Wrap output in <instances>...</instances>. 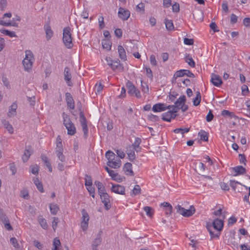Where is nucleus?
I'll use <instances>...</instances> for the list:
<instances>
[{
    "mask_svg": "<svg viewBox=\"0 0 250 250\" xmlns=\"http://www.w3.org/2000/svg\"><path fill=\"white\" fill-rule=\"evenodd\" d=\"M211 82L215 86H220L222 84V81L221 77L218 75L212 74Z\"/></svg>",
    "mask_w": 250,
    "mask_h": 250,
    "instance_id": "nucleus-16",
    "label": "nucleus"
},
{
    "mask_svg": "<svg viewBox=\"0 0 250 250\" xmlns=\"http://www.w3.org/2000/svg\"><path fill=\"white\" fill-rule=\"evenodd\" d=\"M166 27L168 30H172L174 29L173 22L171 20L166 19L165 21Z\"/></svg>",
    "mask_w": 250,
    "mask_h": 250,
    "instance_id": "nucleus-41",
    "label": "nucleus"
},
{
    "mask_svg": "<svg viewBox=\"0 0 250 250\" xmlns=\"http://www.w3.org/2000/svg\"><path fill=\"white\" fill-rule=\"evenodd\" d=\"M94 183L98 189L100 196L104 194V193H106L105 192V188L101 182L98 181H95Z\"/></svg>",
    "mask_w": 250,
    "mask_h": 250,
    "instance_id": "nucleus-26",
    "label": "nucleus"
},
{
    "mask_svg": "<svg viewBox=\"0 0 250 250\" xmlns=\"http://www.w3.org/2000/svg\"><path fill=\"white\" fill-rule=\"evenodd\" d=\"M85 186H92V179L90 176L88 175L87 174H85Z\"/></svg>",
    "mask_w": 250,
    "mask_h": 250,
    "instance_id": "nucleus-48",
    "label": "nucleus"
},
{
    "mask_svg": "<svg viewBox=\"0 0 250 250\" xmlns=\"http://www.w3.org/2000/svg\"><path fill=\"white\" fill-rule=\"evenodd\" d=\"M107 165L113 168H119L121 166V161L120 159H117L114 162L112 161H108L106 163Z\"/></svg>",
    "mask_w": 250,
    "mask_h": 250,
    "instance_id": "nucleus-24",
    "label": "nucleus"
},
{
    "mask_svg": "<svg viewBox=\"0 0 250 250\" xmlns=\"http://www.w3.org/2000/svg\"><path fill=\"white\" fill-rule=\"evenodd\" d=\"M178 95V93L175 91H171L168 95L169 100L171 102H173Z\"/></svg>",
    "mask_w": 250,
    "mask_h": 250,
    "instance_id": "nucleus-50",
    "label": "nucleus"
},
{
    "mask_svg": "<svg viewBox=\"0 0 250 250\" xmlns=\"http://www.w3.org/2000/svg\"><path fill=\"white\" fill-rule=\"evenodd\" d=\"M51 214L55 215L59 210V208L57 205L55 204H51L49 206Z\"/></svg>",
    "mask_w": 250,
    "mask_h": 250,
    "instance_id": "nucleus-36",
    "label": "nucleus"
},
{
    "mask_svg": "<svg viewBox=\"0 0 250 250\" xmlns=\"http://www.w3.org/2000/svg\"><path fill=\"white\" fill-rule=\"evenodd\" d=\"M130 15V11L128 10H125L123 8L120 7L118 11V16L123 21L127 20Z\"/></svg>",
    "mask_w": 250,
    "mask_h": 250,
    "instance_id": "nucleus-13",
    "label": "nucleus"
},
{
    "mask_svg": "<svg viewBox=\"0 0 250 250\" xmlns=\"http://www.w3.org/2000/svg\"><path fill=\"white\" fill-rule=\"evenodd\" d=\"M103 87L104 86L102 84V83H96V85H95V91H96V93H100L103 89Z\"/></svg>",
    "mask_w": 250,
    "mask_h": 250,
    "instance_id": "nucleus-59",
    "label": "nucleus"
},
{
    "mask_svg": "<svg viewBox=\"0 0 250 250\" xmlns=\"http://www.w3.org/2000/svg\"><path fill=\"white\" fill-rule=\"evenodd\" d=\"M124 170L127 175L133 176L134 174L132 169V164L130 163H126L125 164Z\"/></svg>",
    "mask_w": 250,
    "mask_h": 250,
    "instance_id": "nucleus-23",
    "label": "nucleus"
},
{
    "mask_svg": "<svg viewBox=\"0 0 250 250\" xmlns=\"http://www.w3.org/2000/svg\"><path fill=\"white\" fill-rule=\"evenodd\" d=\"M170 110L162 114V120L167 122H170L172 119L176 117L175 113L178 112L177 109L171 108Z\"/></svg>",
    "mask_w": 250,
    "mask_h": 250,
    "instance_id": "nucleus-8",
    "label": "nucleus"
},
{
    "mask_svg": "<svg viewBox=\"0 0 250 250\" xmlns=\"http://www.w3.org/2000/svg\"><path fill=\"white\" fill-rule=\"evenodd\" d=\"M64 80L65 81L67 85L68 86H71L72 85V83L71 82V74L70 72V69L68 67H66L64 68Z\"/></svg>",
    "mask_w": 250,
    "mask_h": 250,
    "instance_id": "nucleus-18",
    "label": "nucleus"
},
{
    "mask_svg": "<svg viewBox=\"0 0 250 250\" xmlns=\"http://www.w3.org/2000/svg\"><path fill=\"white\" fill-rule=\"evenodd\" d=\"M126 87L128 93L131 96H135L137 98H141L140 91L130 81H127L126 83Z\"/></svg>",
    "mask_w": 250,
    "mask_h": 250,
    "instance_id": "nucleus-5",
    "label": "nucleus"
},
{
    "mask_svg": "<svg viewBox=\"0 0 250 250\" xmlns=\"http://www.w3.org/2000/svg\"><path fill=\"white\" fill-rule=\"evenodd\" d=\"M81 212L82 220L81 222V227L83 231H85L88 228L89 217L88 213L85 209H83Z\"/></svg>",
    "mask_w": 250,
    "mask_h": 250,
    "instance_id": "nucleus-7",
    "label": "nucleus"
},
{
    "mask_svg": "<svg viewBox=\"0 0 250 250\" xmlns=\"http://www.w3.org/2000/svg\"><path fill=\"white\" fill-rule=\"evenodd\" d=\"M59 222V218L58 217H54L53 218V220L52 222V228L54 229V231H55L57 227V224Z\"/></svg>",
    "mask_w": 250,
    "mask_h": 250,
    "instance_id": "nucleus-63",
    "label": "nucleus"
},
{
    "mask_svg": "<svg viewBox=\"0 0 250 250\" xmlns=\"http://www.w3.org/2000/svg\"><path fill=\"white\" fill-rule=\"evenodd\" d=\"M0 220L3 224L9 221L6 215L1 209H0Z\"/></svg>",
    "mask_w": 250,
    "mask_h": 250,
    "instance_id": "nucleus-45",
    "label": "nucleus"
},
{
    "mask_svg": "<svg viewBox=\"0 0 250 250\" xmlns=\"http://www.w3.org/2000/svg\"><path fill=\"white\" fill-rule=\"evenodd\" d=\"M25 54V57L22 61V64L25 71L28 72L32 68L34 59L33 54L30 50H26Z\"/></svg>",
    "mask_w": 250,
    "mask_h": 250,
    "instance_id": "nucleus-3",
    "label": "nucleus"
},
{
    "mask_svg": "<svg viewBox=\"0 0 250 250\" xmlns=\"http://www.w3.org/2000/svg\"><path fill=\"white\" fill-rule=\"evenodd\" d=\"M109 66L113 70L115 71L116 69L121 67V64L120 63V61L117 60L113 61L112 63L110 62Z\"/></svg>",
    "mask_w": 250,
    "mask_h": 250,
    "instance_id": "nucleus-39",
    "label": "nucleus"
},
{
    "mask_svg": "<svg viewBox=\"0 0 250 250\" xmlns=\"http://www.w3.org/2000/svg\"><path fill=\"white\" fill-rule=\"evenodd\" d=\"M70 31L71 29L69 26L66 27L63 29L62 41L65 47L68 49H71L73 46L72 34Z\"/></svg>",
    "mask_w": 250,
    "mask_h": 250,
    "instance_id": "nucleus-1",
    "label": "nucleus"
},
{
    "mask_svg": "<svg viewBox=\"0 0 250 250\" xmlns=\"http://www.w3.org/2000/svg\"><path fill=\"white\" fill-rule=\"evenodd\" d=\"M141 142H142V140L141 138H140L139 137L136 138L134 143L132 145L133 149H134L135 150H136L137 151H138L137 148H139V146H140V144L141 143Z\"/></svg>",
    "mask_w": 250,
    "mask_h": 250,
    "instance_id": "nucleus-43",
    "label": "nucleus"
},
{
    "mask_svg": "<svg viewBox=\"0 0 250 250\" xmlns=\"http://www.w3.org/2000/svg\"><path fill=\"white\" fill-rule=\"evenodd\" d=\"M31 172L35 175L38 174L39 171V167L37 165H33L30 167Z\"/></svg>",
    "mask_w": 250,
    "mask_h": 250,
    "instance_id": "nucleus-55",
    "label": "nucleus"
},
{
    "mask_svg": "<svg viewBox=\"0 0 250 250\" xmlns=\"http://www.w3.org/2000/svg\"><path fill=\"white\" fill-rule=\"evenodd\" d=\"M210 227L211 226H209L208 225H207V229L209 232L211 238L212 239L214 237L218 238L220 235V233L218 232V233L214 234L213 232L211 230Z\"/></svg>",
    "mask_w": 250,
    "mask_h": 250,
    "instance_id": "nucleus-49",
    "label": "nucleus"
},
{
    "mask_svg": "<svg viewBox=\"0 0 250 250\" xmlns=\"http://www.w3.org/2000/svg\"><path fill=\"white\" fill-rule=\"evenodd\" d=\"M141 188L139 185H136L134 186L133 189H132V193L134 195H137L141 193Z\"/></svg>",
    "mask_w": 250,
    "mask_h": 250,
    "instance_id": "nucleus-51",
    "label": "nucleus"
},
{
    "mask_svg": "<svg viewBox=\"0 0 250 250\" xmlns=\"http://www.w3.org/2000/svg\"><path fill=\"white\" fill-rule=\"evenodd\" d=\"M171 106H167L163 103H158L154 104L152 107V110L155 112H162L167 109H170Z\"/></svg>",
    "mask_w": 250,
    "mask_h": 250,
    "instance_id": "nucleus-10",
    "label": "nucleus"
},
{
    "mask_svg": "<svg viewBox=\"0 0 250 250\" xmlns=\"http://www.w3.org/2000/svg\"><path fill=\"white\" fill-rule=\"evenodd\" d=\"M240 185L241 186H243V185H242L240 182H237V181H233V180H230V183H229V185L234 190H236V186H237V185Z\"/></svg>",
    "mask_w": 250,
    "mask_h": 250,
    "instance_id": "nucleus-54",
    "label": "nucleus"
},
{
    "mask_svg": "<svg viewBox=\"0 0 250 250\" xmlns=\"http://www.w3.org/2000/svg\"><path fill=\"white\" fill-rule=\"evenodd\" d=\"M44 29L46 34V37L47 40H49L53 36V32L51 29V27L49 23L44 25Z\"/></svg>",
    "mask_w": 250,
    "mask_h": 250,
    "instance_id": "nucleus-25",
    "label": "nucleus"
},
{
    "mask_svg": "<svg viewBox=\"0 0 250 250\" xmlns=\"http://www.w3.org/2000/svg\"><path fill=\"white\" fill-rule=\"evenodd\" d=\"M41 158L42 160L44 162L46 167L48 168L49 172H51L52 171V167L47 156H45L44 154H42L41 156Z\"/></svg>",
    "mask_w": 250,
    "mask_h": 250,
    "instance_id": "nucleus-27",
    "label": "nucleus"
},
{
    "mask_svg": "<svg viewBox=\"0 0 250 250\" xmlns=\"http://www.w3.org/2000/svg\"><path fill=\"white\" fill-rule=\"evenodd\" d=\"M102 203L104 204V208L106 210L109 209L111 207V204L110 202V197L107 193L100 195Z\"/></svg>",
    "mask_w": 250,
    "mask_h": 250,
    "instance_id": "nucleus-9",
    "label": "nucleus"
},
{
    "mask_svg": "<svg viewBox=\"0 0 250 250\" xmlns=\"http://www.w3.org/2000/svg\"><path fill=\"white\" fill-rule=\"evenodd\" d=\"M136 10L138 12H142L144 13L145 12V4L143 2H140L136 6Z\"/></svg>",
    "mask_w": 250,
    "mask_h": 250,
    "instance_id": "nucleus-52",
    "label": "nucleus"
},
{
    "mask_svg": "<svg viewBox=\"0 0 250 250\" xmlns=\"http://www.w3.org/2000/svg\"><path fill=\"white\" fill-rule=\"evenodd\" d=\"M172 9L173 12H178L180 10L179 4L177 2H175L174 4H172Z\"/></svg>",
    "mask_w": 250,
    "mask_h": 250,
    "instance_id": "nucleus-56",
    "label": "nucleus"
},
{
    "mask_svg": "<svg viewBox=\"0 0 250 250\" xmlns=\"http://www.w3.org/2000/svg\"><path fill=\"white\" fill-rule=\"evenodd\" d=\"M221 115L223 116H228L230 118H233L235 120L238 119V117L233 112L227 110H223L221 112Z\"/></svg>",
    "mask_w": 250,
    "mask_h": 250,
    "instance_id": "nucleus-29",
    "label": "nucleus"
},
{
    "mask_svg": "<svg viewBox=\"0 0 250 250\" xmlns=\"http://www.w3.org/2000/svg\"><path fill=\"white\" fill-rule=\"evenodd\" d=\"M38 222L42 227V228L44 229H47L48 228V225L47 224L46 220L42 216H40L38 219Z\"/></svg>",
    "mask_w": 250,
    "mask_h": 250,
    "instance_id": "nucleus-31",
    "label": "nucleus"
},
{
    "mask_svg": "<svg viewBox=\"0 0 250 250\" xmlns=\"http://www.w3.org/2000/svg\"><path fill=\"white\" fill-rule=\"evenodd\" d=\"M20 196L21 197L27 199L28 198L29 194L27 189H23L21 191Z\"/></svg>",
    "mask_w": 250,
    "mask_h": 250,
    "instance_id": "nucleus-58",
    "label": "nucleus"
},
{
    "mask_svg": "<svg viewBox=\"0 0 250 250\" xmlns=\"http://www.w3.org/2000/svg\"><path fill=\"white\" fill-rule=\"evenodd\" d=\"M190 130L189 127H185V128H176L173 130V132L175 133H181L182 135H183L185 133H188Z\"/></svg>",
    "mask_w": 250,
    "mask_h": 250,
    "instance_id": "nucleus-38",
    "label": "nucleus"
},
{
    "mask_svg": "<svg viewBox=\"0 0 250 250\" xmlns=\"http://www.w3.org/2000/svg\"><path fill=\"white\" fill-rule=\"evenodd\" d=\"M128 159L130 161L133 162L134 160L135 159V153L134 151H131L130 152L127 153Z\"/></svg>",
    "mask_w": 250,
    "mask_h": 250,
    "instance_id": "nucleus-61",
    "label": "nucleus"
},
{
    "mask_svg": "<svg viewBox=\"0 0 250 250\" xmlns=\"http://www.w3.org/2000/svg\"><path fill=\"white\" fill-rule=\"evenodd\" d=\"M185 69H181L180 70L177 71L174 75V78L175 77V79L178 77H182L185 75Z\"/></svg>",
    "mask_w": 250,
    "mask_h": 250,
    "instance_id": "nucleus-47",
    "label": "nucleus"
},
{
    "mask_svg": "<svg viewBox=\"0 0 250 250\" xmlns=\"http://www.w3.org/2000/svg\"><path fill=\"white\" fill-rule=\"evenodd\" d=\"M224 226L223 221L219 219H215L212 222V226L218 231L222 230Z\"/></svg>",
    "mask_w": 250,
    "mask_h": 250,
    "instance_id": "nucleus-17",
    "label": "nucleus"
},
{
    "mask_svg": "<svg viewBox=\"0 0 250 250\" xmlns=\"http://www.w3.org/2000/svg\"><path fill=\"white\" fill-rule=\"evenodd\" d=\"M17 107V104L15 103H13L9 107V110L7 113V115L9 117L11 118L16 115Z\"/></svg>",
    "mask_w": 250,
    "mask_h": 250,
    "instance_id": "nucleus-22",
    "label": "nucleus"
},
{
    "mask_svg": "<svg viewBox=\"0 0 250 250\" xmlns=\"http://www.w3.org/2000/svg\"><path fill=\"white\" fill-rule=\"evenodd\" d=\"M243 186L246 189H249L248 194H246L244 196L243 200L245 202H246L247 203H250L249 196H250V187L248 188L247 186L245 185H243Z\"/></svg>",
    "mask_w": 250,
    "mask_h": 250,
    "instance_id": "nucleus-53",
    "label": "nucleus"
},
{
    "mask_svg": "<svg viewBox=\"0 0 250 250\" xmlns=\"http://www.w3.org/2000/svg\"><path fill=\"white\" fill-rule=\"evenodd\" d=\"M186 102V98L185 95H183L180 96L177 101L175 102V104L174 105H169V106H171V108H175L177 109L178 110L180 109V107H181L184 103Z\"/></svg>",
    "mask_w": 250,
    "mask_h": 250,
    "instance_id": "nucleus-11",
    "label": "nucleus"
},
{
    "mask_svg": "<svg viewBox=\"0 0 250 250\" xmlns=\"http://www.w3.org/2000/svg\"><path fill=\"white\" fill-rule=\"evenodd\" d=\"M175 208L177 213L186 217L192 216L195 212V209L193 206H190L189 208L187 209L178 205L175 207Z\"/></svg>",
    "mask_w": 250,
    "mask_h": 250,
    "instance_id": "nucleus-4",
    "label": "nucleus"
},
{
    "mask_svg": "<svg viewBox=\"0 0 250 250\" xmlns=\"http://www.w3.org/2000/svg\"><path fill=\"white\" fill-rule=\"evenodd\" d=\"M62 141V139H61L60 136H59V135L58 136V137L57 138V140H56V148L63 147Z\"/></svg>",
    "mask_w": 250,
    "mask_h": 250,
    "instance_id": "nucleus-60",
    "label": "nucleus"
},
{
    "mask_svg": "<svg viewBox=\"0 0 250 250\" xmlns=\"http://www.w3.org/2000/svg\"><path fill=\"white\" fill-rule=\"evenodd\" d=\"M141 83L142 91L145 93H148L149 92L148 86L146 83L143 84L142 81H141Z\"/></svg>",
    "mask_w": 250,
    "mask_h": 250,
    "instance_id": "nucleus-57",
    "label": "nucleus"
},
{
    "mask_svg": "<svg viewBox=\"0 0 250 250\" xmlns=\"http://www.w3.org/2000/svg\"><path fill=\"white\" fill-rule=\"evenodd\" d=\"M105 157L107 159L108 161L114 160L115 154L111 151L108 150L105 153Z\"/></svg>",
    "mask_w": 250,
    "mask_h": 250,
    "instance_id": "nucleus-42",
    "label": "nucleus"
},
{
    "mask_svg": "<svg viewBox=\"0 0 250 250\" xmlns=\"http://www.w3.org/2000/svg\"><path fill=\"white\" fill-rule=\"evenodd\" d=\"M63 125L67 130V134L74 135L76 133V128L74 124L72 122L69 116L64 112L62 113Z\"/></svg>",
    "mask_w": 250,
    "mask_h": 250,
    "instance_id": "nucleus-2",
    "label": "nucleus"
},
{
    "mask_svg": "<svg viewBox=\"0 0 250 250\" xmlns=\"http://www.w3.org/2000/svg\"><path fill=\"white\" fill-rule=\"evenodd\" d=\"M2 124H3L5 127L8 130L9 133L13 134L14 130L13 126L5 120H4L2 121Z\"/></svg>",
    "mask_w": 250,
    "mask_h": 250,
    "instance_id": "nucleus-32",
    "label": "nucleus"
},
{
    "mask_svg": "<svg viewBox=\"0 0 250 250\" xmlns=\"http://www.w3.org/2000/svg\"><path fill=\"white\" fill-rule=\"evenodd\" d=\"M161 206L163 207V209L165 211L167 215H169L171 214L172 207L169 203L164 202L161 203Z\"/></svg>",
    "mask_w": 250,
    "mask_h": 250,
    "instance_id": "nucleus-19",
    "label": "nucleus"
},
{
    "mask_svg": "<svg viewBox=\"0 0 250 250\" xmlns=\"http://www.w3.org/2000/svg\"><path fill=\"white\" fill-rule=\"evenodd\" d=\"M0 32L1 33H3L7 36H8L10 37H17L16 34L14 31H10L4 28H2L0 29Z\"/></svg>",
    "mask_w": 250,
    "mask_h": 250,
    "instance_id": "nucleus-33",
    "label": "nucleus"
},
{
    "mask_svg": "<svg viewBox=\"0 0 250 250\" xmlns=\"http://www.w3.org/2000/svg\"><path fill=\"white\" fill-rule=\"evenodd\" d=\"M144 210L145 211L148 216L150 217H152L154 213V209L153 208L148 206H146L144 208Z\"/></svg>",
    "mask_w": 250,
    "mask_h": 250,
    "instance_id": "nucleus-37",
    "label": "nucleus"
},
{
    "mask_svg": "<svg viewBox=\"0 0 250 250\" xmlns=\"http://www.w3.org/2000/svg\"><path fill=\"white\" fill-rule=\"evenodd\" d=\"M112 192H113L117 194L121 195L125 194V188L124 186L120 185L118 184L114 185L112 184V186L111 188Z\"/></svg>",
    "mask_w": 250,
    "mask_h": 250,
    "instance_id": "nucleus-12",
    "label": "nucleus"
},
{
    "mask_svg": "<svg viewBox=\"0 0 250 250\" xmlns=\"http://www.w3.org/2000/svg\"><path fill=\"white\" fill-rule=\"evenodd\" d=\"M185 62L191 67H195V63L192 58L188 54H186L185 56Z\"/></svg>",
    "mask_w": 250,
    "mask_h": 250,
    "instance_id": "nucleus-30",
    "label": "nucleus"
},
{
    "mask_svg": "<svg viewBox=\"0 0 250 250\" xmlns=\"http://www.w3.org/2000/svg\"><path fill=\"white\" fill-rule=\"evenodd\" d=\"M10 241L11 243L13 245V246L15 248H19V245L18 243L17 240L16 239V238L12 237V238H10Z\"/></svg>",
    "mask_w": 250,
    "mask_h": 250,
    "instance_id": "nucleus-62",
    "label": "nucleus"
},
{
    "mask_svg": "<svg viewBox=\"0 0 250 250\" xmlns=\"http://www.w3.org/2000/svg\"><path fill=\"white\" fill-rule=\"evenodd\" d=\"M65 100L68 108L73 109L75 108V102L71 94L69 92L65 93Z\"/></svg>",
    "mask_w": 250,
    "mask_h": 250,
    "instance_id": "nucleus-14",
    "label": "nucleus"
},
{
    "mask_svg": "<svg viewBox=\"0 0 250 250\" xmlns=\"http://www.w3.org/2000/svg\"><path fill=\"white\" fill-rule=\"evenodd\" d=\"M232 171L235 173L234 174V176H236L238 175L244 174L246 172V169L243 166H239L233 167L232 168Z\"/></svg>",
    "mask_w": 250,
    "mask_h": 250,
    "instance_id": "nucleus-20",
    "label": "nucleus"
},
{
    "mask_svg": "<svg viewBox=\"0 0 250 250\" xmlns=\"http://www.w3.org/2000/svg\"><path fill=\"white\" fill-rule=\"evenodd\" d=\"M201 96L200 92L199 91H197L196 97L194 99V100L193 101L194 105H195V106L198 105L201 102Z\"/></svg>",
    "mask_w": 250,
    "mask_h": 250,
    "instance_id": "nucleus-35",
    "label": "nucleus"
},
{
    "mask_svg": "<svg viewBox=\"0 0 250 250\" xmlns=\"http://www.w3.org/2000/svg\"><path fill=\"white\" fill-rule=\"evenodd\" d=\"M80 122L83 128L84 134V137L86 138L88 135V129L87 125V120L84 116V113L83 111L80 112Z\"/></svg>",
    "mask_w": 250,
    "mask_h": 250,
    "instance_id": "nucleus-6",
    "label": "nucleus"
},
{
    "mask_svg": "<svg viewBox=\"0 0 250 250\" xmlns=\"http://www.w3.org/2000/svg\"><path fill=\"white\" fill-rule=\"evenodd\" d=\"M118 51L120 59L125 61L126 60V55L124 47L122 45H119L118 47Z\"/></svg>",
    "mask_w": 250,
    "mask_h": 250,
    "instance_id": "nucleus-28",
    "label": "nucleus"
},
{
    "mask_svg": "<svg viewBox=\"0 0 250 250\" xmlns=\"http://www.w3.org/2000/svg\"><path fill=\"white\" fill-rule=\"evenodd\" d=\"M63 148H56L55 154L57 156L58 159L63 163L65 162V157L63 154Z\"/></svg>",
    "mask_w": 250,
    "mask_h": 250,
    "instance_id": "nucleus-21",
    "label": "nucleus"
},
{
    "mask_svg": "<svg viewBox=\"0 0 250 250\" xmlns=\"http://www.w3.org/2000/svg\"><path fill=\"white\" fill-rule=\"evenodd\" d=\"M102 232V231H100L99 232V236L94 239V240L92 242V246L97 247L100 245V244L102 242V239L100 237V233Z\"/></svg>",
    "mask_w": 250,
    "mask_h": 250,
    "instance_id": "nucleus-46",
    "label": "nucleus"
},
{
    "mask_svg": "<svg viewBox=\"0 0 250 250\" xmlns=\"http://www.w3.org/2000/svg\"><path fill=\"white\" fill-rule=\"evenodd\" d=\"M122 33H123V32H122V30L119 28H117L114 31V34H115V36L118 38H120L122 37Z\"/></svg>",
    "mask_w": 250,
    "mask_h": 250,
    "instance_id": "nucleus-64",
    "label": "nucleus"
},
{
    "mask_svg": "<svg viewBox=\"0 0 250 250\" xmlns=\"http://www.w3.org/2000/svg\"><path fill=\"white\" fill-rule=\"evenodd\" d=\"M33 153V150L31 146H26L24 153L22 157V160L24 163L27 162L30 156Z\"/></svg>",
    "mask_w": 250,
    "mask_h": 250,
    "instance_id": "nucleus-15",
    "label": "nucleus"
},
{
    "mask_svg": "<svg viewBox=\"0 0 250 250\" xmlns=\"http://www.w3.org/2000/svg\"><path fill=\"white\" fill-rule=\"evenodd\" d=\"M102 45L104 48L109 50L111 47V42L108 40H104L102 41Z\"/></svg>",
    "mask_w": 250,
    "mask_h": 250,
    "instance_id": "nucleus-44",
    "label": "nucleus"
},
{
    "mask_svg": "<svg viewBox=\"0 0 250 250\" xmlns=\"http://www.w3.org/2000/svg\"><path fill=\"white\" fill-rule=\"evenodd\" d=\"M112 179L116 181L117 182H122L123 180H125V177L122 176L117 173H115L114 176L111 177Z\"/></svg>",
    "mask_w": 250,
    "mask_h": 250,
    "instance_id": "nucleus-40",
    "label": "nucleus"
},
{
    "mask_svg": "<svg viewBox=\"0 0 250 250\" xmlns=\"http://www.w3.org/2000/svg\"><path fill=\"white\" fill-rule=\"evenodd\" d=\"M198 136H200V139L204 141H208V134L204 130H201L198 133Z\"/></svg>",
    "mask_w": 250,
    "mask_h": 250,
    "instance_id": "nucleus-34",
    "label": "nucleus"
}]
</instances>
